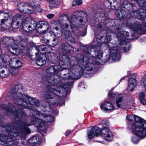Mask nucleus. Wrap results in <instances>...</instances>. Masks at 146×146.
<instances>
[{"label": "nucleus", "instance_id": "f257e3e1", "mask_svg": "<svg viewBox=\"0 0 146 146\" xmlns=\"http://www.w3.org/2000/svg\"><path fill=\"white\" fill-rule=\"evenodd\" d=\"M83 51L86 54L85 56L79 54L77 55L76 60L80 66L74 65L68 70V78H70L71 79L68 88H71L73 85V80L79 79L82 74L85 77L94 74L95 73L94 64H101L103 63V52L101 51L90 52L84 50Z\"/></svg>", "mask_w": 146, "mask_h": 146}, {"label": "nucleus", "instance_id": "f03ea898", "mask_svg": "<svg viewBox=\"0 0 146 146\" xmlns=\"http://www.w3.org/2000/svg\"><path fill=\"white\" fill-rule=\"evenodd\" d=\"M60 52L59 54V65H55L53 66L49 67L46 70V72L48 73L47 75H50L54 74L55 75H57V76H61L60 74H62V76H61L63 79H68L67 81V83L62 86H55L54 85H50L46 86V87L47 86H54L53 89L56 87H58V90H59V88H62L63 90L61 91L68 90L69 91L70 90V88H68V86L70 84L69 81L70 82V78H68L69 75H68V73H64L63 72L62 73H60V71L62 70L63 69H65L68 68L71 65V60L69 57H68L66 55L67 54L69 53L71 51L73 50V48L70 45L67 43H63L61 44L59 48Z\"/></svg>", "mask_w": 146, "mask_h": 146}, {"label": "nucleus", "instance_id": "7ed1b4c3", "mask_svg": "<svg viewBox=\"0 0 146 146\" xmlns=\"http://www.w3.org/2000/svg\"><path fill=\"white\" fill-rule=\"evenodd\" d=\"M75 15H72L69 18L65 14H62L60 17L58 21L53 20L51 21L50 24L53 27L54 31H58L59 30V27L61 29L62 32L64 33L65 38L67 39L71 43H74L75 40L72 36L70 32L68 30L69 26H70L72 32L75 35L77 36H84L86 34L84 33V35H82L80 32L78 28L81 27L76 23V21H78L82 23V25L84 24L87 21L86 18H84L79 16L76 19Z\"/></svg>", "mask_w": 146, "mask_h": 146}, {"label": "nucleus", "instance_id": "20e7f679", "mask_svg": "<svg viewBox=\"0 0 146 146\" xmlns=\"http://www.w3.org/2000/svg\"><path fill=\"white\" fill-rule=\"evenodd\" d=\"M22 89V85L19 84L15 85L14 89H13L11 91V93H13V99L15 102L17 104L23 106L24 108L30 109V113L32 114L31 119L32 118L36 119V117H39V111L33 108L35 106H36L41 109L42 106H40V101L22 94L21 92Z\"/></svg>", "mask_w": 146, "mask_h": 146}, {"label": "nucleus", "instance_id": "39448f33", "mask_svg": "<svg viewBox=\"0 0 146 146\" xmlns=\"http://www.w3.org/2000/svg\"><path fill=\"white\" fill-rule=\"evenodd\" d=\"M22 26L23 30L26 32H31L36 28H42V33L45 34L48 30L49 25L46 21H40L37 23L33 19L26 18L19 14H17L13 17L11 26L12 28H18L20 25Z\"/></svg>", "mask_w": 146, "mask_h": 146}, {"label": "nucleus", "instance_id": "423d86ee", "mask_svg": "<svg viewBox=\"0 0 146 146\" xmlns=\"http://www.w3.org/2000/svg\"><path fill=\"white\" fill-rule=\"evenodd\" d=\"M50 107L48 106L47 108L46 106H42L41 110L44 111V113H40L39 112V117H36V119L32 118L31 119V124L25 123L23 131L21 134L23 136H25L27 134H30V130L27 126L32 125H35L38 129L42 132L45 133L46 127L44 122L52 123L54 121V117L50 115V112H52V111H50Z\"/></svg>", "mask_w": 146, "mask_h": 146}, {"label": "nucleus", "instance_id": "0eeeda50", "mask_svg": "<svg viewBox=\"0 0 146 146\" xmlns=\"http://www.w3.org/2000/svg\"><path fill=\"white\" fill-rule=\"evenodd\" d=\"M54 86H47L46 87V90L47 92H44L42 93V96L45 99L48 100V103H45V105H43L44 106H46L47 108L48 106L50 107V110L52 111V112H50V113H52V114L54 115H57L58 114V112L57 110H55L52 111V109L50 108V106L52 104H56L57 105L58 103L57 102V98L58 99V97L61 98L65 96L66 95L69 94L70 91H69L68 90L67 91L65 90L61 91L63 90L62 88H59V90H58V87H56L53 89Z\"/></svg>", "mask_w": 146, "mask_h": 146}, {"label": "nucleus", "instance_id": "6e6552de", "mask_svg": "<svg viewBox=\"0 0 146 146\" xmlns=\"http://www.w3.org/2000/svg\"><path fill=\"white\" fill-rule=\"evenodd\" d=\"M129 36V33L126 31H122L118 33L117 35V40L118 41L116 43L115 45L111 47L109 54H107L106 56L107 60L111 59L113 61H119L120 58V52H122L124 47L122 46L124 43V38L125 36Z\"/></svg>", "mask_w": 146, "mask_h": 146}, {"label": "nucleus", "instance_id": "1a4fd4ad", "mask_svg": "<svg viewBox=\"0 0 146 146\" xmlns=\"http://www.w3.org/2000/svg\"><path fill=\"white\" fill-rule=\"evenodd\" d=\"M127 119L128 121L133 122L128 126L133 133L141 137L146 135L145 120L134 114L128 115Z\"/></svg>", "mask_w": 146, "mask_h": 146}, {"label": "nucleus", "instance_id": "9d476101", "mask_svg": "<svg viewBox=\"0 0 146 146\" xmlns=\"http://www.w3.org/2000/svg\"><path fill=\"white\" fill-rule=\"evenodd\" d=\"M88 131V137L89 139L92 138L94 137L101 135L105 140L110 141L113 139V135L112 132L110 131L108 128L103 129L102 130L98 127H94L92 128L90 131Z\"/></svg>", "mask_w": 146, "mask_h": 146}, {"label": "nucleus", "instance_id": "9b49d317", "mask_svg": "<svg viewBox=\"0 0 146 146\" xmlns=\"http://www.w3.org/2000/svg\"><path fill=\"white\" fill-rule=\"evenodd\" d=\"M28 38L24 36H18L15 42L13 38H10V53L14 55H17L20 53V46L25 47L28 41Z\"/></svg>", "mask_w": 146, "mask_h": 146}, {"label": "nucleus", "instance_id": "f8f14e48", "mask_svg": "<svg viewBox=\"0 0 146 146\" xmlns=\"http://www.w3.org/2000/svg\"><path fill=\"white\" fill-rule=\"evenodd\" d=\"M111 19H106L105 21V23H104V21L102 20L101 22H100L98 23H94V24L93 25V28H94L95 30H97L98 29H100L104 27H105L108 29L109 27H108L107 24H108L109 25H110L109 22L111 21ZM107 34L106 37L105 38L104 42L108 43L111 39V34L113 33V32L110 29H108V30L106 31Z\"/></svg>", "mask_w": 146, "mask_h": 146}, {"label": "nucleus", "instance_id": "ddd939ff", "mask_svg": "<svg viewBox=\"0 0 146 146\" xmlns=\"http://www.w3.org/2000/svg\"><path fill=\"white\" fill-rule=\"evenodd\" d=\"M111 97L116 99L115 103L118 108L126 109L131 108V104L128 101L123 99L121 95L118 93L111 94Z\"/></svg>", "mask_w": 146, "mask_h": 146}, {"label": "nucleus", "instance_id": "4468645a", "mask_svg": "<svg viewBox=\"0 0 146 146\" xmlns=\"http://www.w3.org/2000/svg\"><path fill=\"white\" fill-rule=\"evenodd\" d=\"M102 37V35L100 34L96 35L94 37L93 41V45L89 46L88 47H84L83 50L89 51L90 52L92 51L94 52V51H100L102 52V51L100 50V46L102 44L103 42H101V39Z\"/></svg>", "mask_w": 146, "mask_h": 146}, {"label": "nucleus", "instance_id": "2eb2a0df", "mask_svg": "<svg viewBox=\"0 0 146 146\" xmlns=\"http://www.w3.org/2000/svg\"><path fill=\"white\" fill-rule=\"evenodd\" d=\"M19 10L25 13L30 14L33 12V8L30 5H29L28 3L22 2L19 3L17 5Z\"/></svg>", "mask_w": 146, "mask_h": 146}, {"label": "nucleus", "instance_id": "dca6fc26", "mask_svg": "<svg viewBox=\"0 0 146 146\" xmlns=\"http://www.w3.org/2000/svg\"><path fill=\"white\" fill-rule=\"evenodd\" d=\"M9 63V55L8 54H5L4 56H0V74H3L5 71L4 70H2L3 67L5 69L7 68V64Z\"/></svg>", "mask_w": 146, "mask_h": 146}, {"label": "nucleus", "instance_id": "f3484780", "mask_svg": "<svg viewBox=\"0 0 146 146\" xmlns=\"http://www.w3.org/2000/svg\"><path fill=\"white\" fill-rule=\"evenodd\" d=\"M133 17L140 20H142L143 22H145L146 20V7L144 9H141L133 12ZM146 24V22L145 23Z\"/></svg>", "mask_w": 146, "mask_h": 146}, {"label": "nucleus", "instance_id": "a211bd4d", "mask_svg": "<svg viewBox=\"0 0 146 146\" xmlns=\"http://www.w3.org/2000/svg\"><path fill=\"white\" fill-rule=\"evenodd\" d=\"M100 108L103 111L108 113L111 112L116 109L112 103L108 101L102 103L100 105Z\"/></svg>", "mask_w": 146, "mask_h": 146}, {"label": "nucleus", "instance_id": "6ab92c4d", "mask_svg": "<svg viewBox=\"0 0 146 146\" xmlns=\"http://www.w3.org/2000/svg\"><path fill=\"white\" fill-rule=\"evenodd\" d=\"M54 74L47 75L46 77V81L53 85H56L60 82V78Z\"/></svg>", "mask_w": 146, "mask_h": 146}, {"label": "nucleus", "instance_id": "aec40b11", "mask_svg": "<svg viewBox=\"0 0 146 146\" xmlns=\"http://www.w3.org/2000/svg\"><path fill=\"white\" fill-rule=\"evenodd\" d=\"M3 44L2 48L4 51H6L4 54H8L9 55V37L3 36L1 40Z\"/></svg>", "mask_w": 146, "mask_h": 146}, {"label": "nucleus", "instance_id": "412c9836", "mask_svg": "<svg viewBox=\"0 0 146 146\" xmlns=\"http://www.w3.org/2000/svg\"><path fill=\"white\" fill-rule=\"evenodd\" d=\"M40 0H29L28 4L33 8V11H35L39 12L42 11L38 4Z\"/></svg>", "mask_w": 146, "mask_h": 146}, {"label": "nucleus", "instance_id": "4be33fe9", "mask_svg": "<svg viewBox=\"0 0 146 146\" xmlns=\"http://www.w3.org/2000/svg\"><path fill=\"white\" fill-rule=\"evenodd\" d=\"M14 130L13 129L11 131H10V146H18L17 145L18 143L15 142L14 140L16 139L15 137L19 135V134L18 133L13 132Z\"/></svg>", "mask_w": 146, "mask_h": 146}, {"label": "nucleus", "instance_id": "5701e85b", "mask_svg": "<svg viewBox=\"0 0 146 146\" xmlns=\"http://www.w3.org/2000/svg\"><path fill=\"white\" fill-rule=\"evenodd\" d=\"M9 17V13H5L4 11H0V25H3L4 23H8V20Z\"/></svg>", "mask_w": 146, "mask_h": 146}, {"label": "nucleus", "instance_id": "b1692460", "mask_svg": "<svg viewBox=\"0 0 146 146\" xmlns=\"http://www.w3.org/2000/svg\"><path fill=\"white\" fill-rule=\"evenodd\" d=\"M11 64H13L11 66V67L18 68L22 66V63L19 60L16 58H13L10 60V66Z\"/></svg>", "mask_w": 146, "mask_h": 146}, {"label": "nucleus", "instance_id": "393cba45", "mask_svg": "<svg viewBox=\"0 0 146 146\" xmlns=\"http://www.w3.org/2000/svg\"><path fill=\"white\" fill-rule=\"evenodd\" d=\"M29 143L33 146H37L40 143V138L38 135H35L29 139Z\"/></svg>", "mask_w": 146, "mask_h": 146}, {"label": "nucleus", "instance_id": "a878e982", "mask_svg": "<svg viewBox=\"0 0 146 146\" xmlns=\"http://www.w3.org/2000/svg\"><path fill=\"white\" fill-rule=\"evenodd\" d=\"M47 58L45 55L42 54L38 58L36 61V64L39 66H42L45 64L46 62Z\"/></svg>", "mask_w": 146, "mask_h": 146}, {"label": "nucleus", "instance_id": "bb28decb", "mask_svg": "<svg viewBox=\"0 0 146 146\" xmlns=\"http://www.w3.org/2000/svg\"><path fill=\"white\" fill-rule=\"evenodd\" d=\"M49 2V6L51 9L58 7L60 4V0H46Z\"/></svg>", "mask_w": 146, "mask_h": 146}, {"label": "nucleus", "instance_id": "cd10ccee", "mask_svg": "<svg viewBox=\"0 0 146 146\" xmlns=\"http://www.w3.org/2000/svg\"><path fill=\"white\" fill-rule=\"evenodd\" d=\"M136 80L135 78H132L129 81L128 87L131 91L134 89L136 85Z\"/></svg>", "mask_w": 146, "mask_h": 146}, {"label": "nucleus", "instance_id": "c85d7f7f", "mask_svg": "<svg viewBox=\"0 0 146 146\" xmlns=\"http://www.w3.org/2000/svg\"><path fill=\"white\" fill-rule=\"evenodd\" d=\"M127 25L131 29H133V30L135 31L137 29L138 27L139 22L135 21L134 20L131 21L130 23H128Z\"/></svg>", "mask_w": 146, "mask_h": 146}, {"label": "nucleus", "instance_id": "c756f323", "mask_svg": "<svg viewBox=\"0 0 146 146\" xmlns=\"http://www.w3.org/2000/svg\"><path fill=\"white\" fill-rule=\"evenodd\" d=\"M44 41L47 43H49V45L52 46H54L57 45L58 42V38L57 37L54 38L52 40L49 41L48 40L45 39Z\"/></svg>", "mask_w": 146, "mask_h": 146}, {"label": "nucleus", "instance_id": "7c9ffc66", "mask_svg": "<svg viewBox=\"0 0 146 146\" xmlns=\"http://www.w3.org/2000/svg\"><path fill=\"white\" fill-rule=\"evenodd\" d=\"M15 118H20L22 117L25 116V113L22 110L19 109L18 110L15 112Z\"/></svg>", "mask_w": 146, "mask_h": 146}, {"label": "nucleus", "instance_id": "2f4dec72", "mask_svg": "<svg viewBox=\"0 0 146 146\" xmlns=\"http://www.w3.org/2000/svg\"><path fill=\"white\" fill-rule=\"evenodd\" d=\"M0 108L7 116H9V106L1 104L0 105Z\"/></svg>", "mask_w": 146, "mask_h": 146}, {"label": "nucleus", "instance_id": "473e14b6", "mask_svg": "<svg viewBox=\"0 0 146 146\" xmlns=\"http://www.w3.org/2000/svg\"><path fill=\"white\" fill-rule=\"evenodd\" d=\"M35 48L38 52H36L35 53L36 57L38 56V53L40 51H44L46 48L45 46L44 45H41L39 46H35Z\"/></svg>", "mask_w": 146, "mask_h": 146}, {"label": "nucleus", "instance_id": "72a5a7b5", "mask_svg": "<svg viewBox=\"0 0 146 146\" xmlns=\"http://www.w3.org/2000/svg\"><path fill=\"white\" fill-rule=\"evenodd\" d=\"M117 16L119 18L123 17L126 15V13L125 11L123 10L119 11V10H117L116 13H115Z\"/></svg>", "mask_w": 146, "mask_h": 146}, {"label": "nucleus", "instance_id": "f704fd0d", "mask_svg": "<svg viewBox=\"0 0 146 146\" xmlns=\"http://www.w3.org/2000/svg\"><path fill=\"white\" fill-rule=\"evenodd\" d=\"M1 26L0 28V32H2L5 31L7 29H9V23H4V24Z\"/></svg>", "mask_w": 146, "mask_h": 146}, {"label": "nucleus", "instance_id": "c9c22d12", "mask_svg": "<svg viewBox=\"0 0 146 146\" xmlns=\"http://www.w3.org/2000/svg\"><path fill=\"white\" fill-rule=\"evenodd\" d=\"M7 127L8 128L7 129V131L8 136H7L6 135H5L4 136L5 139H4L3 138L2 139H1V141L5 143H7V142L8 141V138L9 137V124H7Z\"/></svg>", "mask_w": 146, "mask_h": 146}, {"label": "nucleus", "instance_id": "e433bc0d", "mask_svg": "<svg viewBox=\"0 0 146 146\" xmlns=\"http://www.w3.org/2000/svg\"><path fill=\"white\" fill-rule=\"evenodd\" d=\"M136 1L138 5L140 7H146V0H135Z\"/></svg>", "mask_w": 146, "mask_h": 146}, {"label": "nucleus", "instance_id": "4c0bfd02", "mask_svg": "<svg viewBox=\"0 0 146 146\" xmlns=\"http://www.w3.org/2000/svg\"><path fill=\"white\" fill-rule=\"evenodd\" d=\"M141 84L146 91V74H145L142 78L141 81Z\"/></svg>", "mask_w": 146, "mask_h": 146}, {"label": "nucleus", "instance_id": "58836bf2", "mask_svg": "<svg viewBox=\"0 0 146 146\" xmlns=\"http://www.w3.org/2000/svg\"><path fill=\"white\" fill-rule=\"evenodd\" d=\"M101 124L103 125L104 127V129L108 128L110 131V129L109 128L107 127H108L110 125L109 121L108 120H103L101 122Z\"/></svg>", "mask_w": 146, "mask_h": 146}, {"label": "nucleus", "instance_id": "ea45409f", "mask_svg": "<svg viewBox=\"0 0 146 146\" xmlns=\"http://www.w3.org/2000/svg\"><path fill=\"white\" fill-rule=\"evenodd\" d=\"M82 3L81 0H75L73 1L72 5L73 6H76L81 5Z\"/></svg>", "mask_w": 146, "mask_h": 146}, {"label": "nucleus", "instance_id": "a19ab883", "mask_svg": "<svg viewBox=\"0 0 146 146\" xmlns=\"http://www.w3.org/2000/svg\"><path fill=\"white\" fill-rule=\"evenodd\" d=\"M11 66H10V69H11V68H12V72H11V74L12 75H16L18 74V70L17 69V68L13 67H11Z\"/></svg>", "mask_w": 146, "mask_h": 146}, {"label": "nucleus", "instance_id": "79ce46f5", "mask_svg": "<svg viewBox=\"0 0 146 146\" xmlns=\"http://www.w3.org/2000/svg\"><path fill=\"white\" fill-rule=\"evenodd\" d=\"M145 94L143 92H141L139 94V100L145 98Z\"/></svg>", "mask_w": 146, "mask_h": 146}, {"label": "nucleus", "instance_id": "37998d69", "mask_svg": "<svg viewBox=\"0 0 146 146\" xmlns=\"http://www.w3.org/2000/svg\"><path fill=\"white\" fill-rule=\"evenodd\" d=\"M141 103L143 105H145L146 104V100L145 98L139 100Z\"/></svg>", "mask_w": 146, "mask_h": 146}, {"label": "nucleus", "instance_id": "c03bdc74", "mask_svg": "<svg viewBox=\"0 0 146 146\" xmlns=\"http://www.w3.org/2000/svg\"><path fill=\"white\" fill-rule=\"evenodd\" d=\"M54 14H48L47 15V17L49 19L51 18L54 17Z\"/></svg>", "mask_w": 146, "mask_h": 146}, {"label": "nucleus", "instance_id": "a18cd8bd", "mask_svg": "<svg viewBox=\"0 0 146 146\" xmlns=\"http://www.w3.org/2000/svg\"><path fill=\"white\" fill-rule=\"evenodd\" d=\"M71 132V131L69 130H67L66 132V135H68L70 134Z\"/></svg>", "mask_w": 146, "mask_h": 146}, {"label": "nucleus", "instance_id": "49530a36", "mask_svg": "<svg viewBox=\"0 0 146 146\" xmlns=\"http://www.w3.org/2000/svg\"><path fill=\"white\" fill-rule=\"evenodd\" d=\"M9 97V95H7L5 96V98L6 99V100H8V98Z\"/></svg>", "mask_w": 146, "mask_h": 146}, {"label": "nucleus", "instance_id": "de8ad7c7", "mask_svg": "<svg viewBox=\"0 0 146 146\" xmlns=\"http://www.w3.org/2000/svg\"><path fill=\"white\" fill-rule=\"evenodd\" d=\"M58 60L57 61L53 60V62H54V63H56V62H58Z\"/></svg>", "mask_w": 146, "mask_h": 146}, {"label": "nucleus", "instance_id": "09e8293b", "mask_svg": "<svg viewBox=\"0 0 146 146\" xmlns=\"http://www.w3.org/2000/svg\"><path fill=\"white\" fill-rule=\"evenodd\" d=\"M54 56H53L52 57V58L53 59V60L54 59Z\"/></svg>", "mask_w": 146, "mask_h": 146}, {"label": "nucleus", "instance_id": "8fccbe9b", "mask_svg": "<svg viewBox=\"0 0 146 146\" xmlns=\"http://www.w3.org/2000/svg\"><path fill=\"white\" fill-rule=\"evenodd\" d=\"M8 102V104L9 105V102Z\"/></svg>", "mask_w": 146, "mask_h": 146}, {"label": "nucleus", "instance_id": "3c124183", "mask_svg": "<svg viewBox=\"0 0 146 146\" xmlns=\"http://www.w3.org/2000/svg\"><path fill=\"white\" fill-rule=\"evenodd\" d=\"M7 76H6V75H5V76H4V77H7Z\"/></svg>", "mask_w": 146, "mask_h": 146}, {"label": "nucleus", "instance_id": "603ef678", "mask_svg": "<svg viewBox=\"0 0 146 146\" xmlns=\"http://www.w3.org/2000/svg\"><path fill=\"white\" fill-rule=\"evenodd\" d=\"M9 111H10V112L11 111H10V110Z\"/></svg>", "mask_w": 146, "mask_h": 146}, {"label": "nucleus", "instance_id": "864d4df0", "mask_svg": "<svg viewBox=\"0 0 146 146\" xmlns=\"http://www.w3.org/2000/svg\"><path fill=\"white\" fill-rule=\"evenodd\" d=\"M111 27H113L112 26H111Z\"/></svg>", "mask_w": 146, "mask_h": 146}]
</instances>
